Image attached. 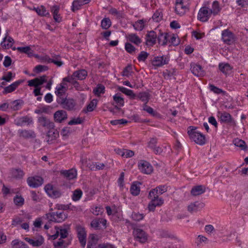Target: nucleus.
Wrapping results in <instances>:
<instances>
[{"instance_id": "obj_36", "label": "nucleus", "mask_w": 248, "mask_h": 248, "mask_svg": "<svg viewBox=\"0 0 248 248\" xmlns=\"http://www.w3.org/2000/svg\"><path fill=\"white\" fill-rule=\"evenodd\" d=\"M26 123H31L32 120L27 116L17 118L15 120V124L18 126H22Z\"/></svg>"}, {"instance_id": "obj_30", "label": "nucleus", "mask_w": 248, "mask_h": 248, "mask_svg": "<svg viewBox=\"0 0 248 248\" xmlns=\"http://www.w3.org/2000/svg\"><path fill=\"white\" fill-rule=\"evenodd\" d=\"M205 191V187L202 185L194 186L191 190V193L193 196H198L203 193Z\"/></svg>"}, {"instance_id": "obj_23", "label": "nucleus", "mask_w": 248, "mask_h": 248, "mask_svg": "<svg viewBox=\"0 0 248 248\" xmlns=\"http://www.w3.org/2000/svg\"><path fill=\"white\" fill-rule=\"evenodd\" d=\"M61 104L64 108L68 110H72L75 109L76 102L73 99L68 98L63 100Z\"/></svg>"}, {"instance_id": "obj_4", "label": "nucleus", "mask_w": 248, "mask_h": 248, "mask_svg": "<svg viewBox=\"0 0 248 248\" xmlns=\"http://www.w3.org/2000/svg\"><path fill=\"white\" fill-rule=\"evenodd\" d=\"M46 217L49 222L61 223L67 218V215L63 211H58L46 214Z\"/></svg>"}, {"instance_id": "obj_37", "label": "nucleus", "mask_w": 248, "mask_h": 248, "mask_svg": "<svg viewBox=\"0 0 248 248\" xmlns=\"http://www.w3.org/2000/svg\"><path fill=\"white\" fill-rule=\"evenodd\" d=\"M127 39L136 45H139L141 42V39L135 33H130L127 36Z\"/></svg>"}, {"instance_id": "obj_6", "label": "nucleus", "mask_w": 248, "mask_h": 248, "mask_svg": "<svg viewBox=\"0 0 248 248\" xmlns=\"http://www.w3.org/2000/svg\"><path fill=\"white\" fill-rule=\"evenodd\" d=\"M221 40L228 45H230L234 43L236 37L234 33L228 29H225L222 31Z\"/></svg>"}, {"instance_id": "obj_12", "label": "nucleus", "mask_w": 248, "mask_h": 248, "mask_svg": "<svg viewBox=\"0 0 248 248\" xmlns=\"http://www.w3.org/2000/svg\"><path fill=\"white\" fill-rule=\"evenodd\" d=\"M167 191V187L165 185H161L151 190L148 196L149 198H158L159 195L162 194Z\"/></svg>"}, {"instance_id": "obj_52", "label": "nucleus", "mask_w": 248, "mask_h": 248, "mask_svg": "<svg viewBox=\"0 0 248 248\" xmlns=\"http://www.w3.org/2000/svg\"><path fill=\"white\" fill-rule=\"evenodd\" d=\"M111 25V22L109 18H104L101 21V26L102 29L107 30L108 29Z\"/></svg>"}, {"instance_id": "obj_3", "label": "nucleus", "mask_w": 248, "mask_h": 248, "mask_svg": "<svg viewBox=\"0 0 248 248\" xmlns=\"http://www.w3.org/2000/svg\"><path fill=\"white\" fill-rule=\"evenodd\" d=\"M47 234L49 238L52 240H55L60 235L61 238H65L67 236L68 232L66 229L59 228L55 226L54 229L48 230Z\"/></svg>"}, {"instance_id": "obj_59", "label": "nucleus", "mask_w": 248, "mask_h": 248, "mask_svg": "<svg viewBox=\"0 0 248 248\" xmlns=\"http://www.w3.org/2000/svg\"><path fill=\"white\" fill-rule=\"evenodd\" d=\"M149 54L145 51H141L138 56V59L140 62H144L147 58Z\"/></svg>"}, {"instance_id": "obj_2", "label": "nucleus", "mask_w": 248, "mask_h": 248, "mask_svg": "<svg viewBox=\"0 0 248 248\" xmlns=\"http://www.w3.org/2000/svg\"><path fill=\"white\" fill-rule=\"evenodd\" d=\"M190 0H176L175 1V13L183 16L188 12L189 9Z\"/></svg>"}, {"instance_id": "obj_38", "label": "nucleus", "mask_w": 248, "mask_h": 248, "mask_svg": "<svg viewBox=\"0 0 248 248\" xmlns=\"http://www.w3.org/2000/svg\"><path fill=\"white\" fill-rule=\"evenodd\" d=\"M66 91V87L65 84L61 83L56 87L55 93L57 96H61L64 94Z\"/></svg>"}, {"instance_id": "obj_17", "label": "nucleus", "mask_w": 248, "mask_h": 248, "mask_svg": "<svg viewBox=\"0 0 248 248\" xmlns=\"http://www.w3.org/2000/svg\"><path fill=\"white\" fill-rule=\"evenodd\" d=\"M204 206L203 202H195L190 203L187 206V210L190 213L197 212L201 210Z\"/></svg>"}, {"instance_id": "obj_60", "label": "nucleus", "mask_w": 248, "mask_h": 248, "mask_svg": "<svg viewBox=\"0 0 248 248\" xmlns=\"http://www.w3.org/2000/svg\"><path fill=\"white\" fill-rule=\"evenodd\" d=\"M83 122V120L80 117H77L73 118L68 122V124L73 125L81 124Z\"/></svg>"}, {"instance_id": "obj_35", "label": "nucleus", "mask_w": 248, "mask_h": 248, "mask_svg": "<svg viewBox=\"0 0 248 248\" xmlns=\"http://www.w3.org/2000/svg\"><path fill=\"white\" fill-rule=\"evenodd\" d=\"M169 34L162 33L158 36V41L159 44L165 46L169 43Z\"/></svg>"}, {"instance_id": "obj_55", "label": "nucleus", "mask_w": 248, "mask_h": 248, "mask_svg": "<svg viewBox=\"0 0 248 248\" xmlns=\"http://www.w3.org/2000/svg\"><path fill=\"white\" fill-rule=\"evenodd\" d=\"M14 201L15 203L19 206H22L24 202V199L20 196L16 195L14 199Z\"/></svg>"}, {"instance_id": "obj_54", "label": "nucleus", "mask_w": 248, "mask_h": 248, "mask_svg": "<svg viewBox=\"0 0 248 248\" xmlns=\"http://www.w3.org/2000/svg\"><path fill=\"white\" fill-rule=\"evenodd\" d=\"M97 103L96 99H93L87 107V111H92L96 107Z\"/></svg>"}, {"instance_id": "obj_43", "label": "nucleus", "mask_w": 248, "mask_h": 248, "mask_svg": "<svg viewBox=\"0 0 248 248\" xmlns=\"http://www.w3.org/2000/svg\"><path fill=\"white\" fill-rule=\"evenodd\" d=\"M221 10V8L218 1H214L212 4V8L209 10L211 14L215 16L217 15Z\"/></svg>"}, {"instance_id": "obj_1", "label": "nucleus", "mask_w": 248, "mask_h": 248, "mask_svg": "<svg viewBox=\"0 0 248 248\" xmlns=\"http://www.w3.org/2000/svg\"><path fill=\"white\" fill-rule=\"evenodd\" d=\"M187 133L191 140L198 144L202 145L205 143V137L204 135L197 130V127L189 126L187 129Z\"/></svg>"}, {"instance_id": "obj_19", "label": "nucleus", "mask_w": 248, "mask_h": 248, "mask_svg": "<svg viewBox=\"0 0 248 248\" xmlns=\"http://www.w3.org/2000/svg\"><path fill=\"white\" fill-rule=\"evenodd\" d=\"M190 66L191 72L195 76L203 77L204 75V71L200 65L193 63Z\"/></svg>"}, {"instance_id": "obj_53", "label": "nucleus", "mask_w": 248, "mask_h": 248, "mask_svg": "<svg viewBox=\"0 0 248 248\" xmlns=\"http://www.w3.org/2000/svg\"><path fill=\"white\" fill-rule=\"evenodd\" d=\"M157 142V140L156 138H150L149 141L147 143V147L153 150L156 146Z\"/></svg>"}, {"instance_id": "obj_61", "label": "nucleus", "mask_w": 248, "mask_h": 248, "mask_svg": "<svg viewBox=\"0 0 248 248\" xmlns=\"http://www.w3.org/2000/svg\"><path fill=\"white\" fill-rule=\"evenodd\" d=\"M132 73V67L128 66L126 67L123 71L122 75L124 77H129Z\"/></svg>"}, {"instance_id": "obj_51", "label": "nucleus", "mask_w": 248, "mask_h": 248, "mask_svg": "<svg viewBox=\"0 0 248 248\" xmlns=\"http://www.w3.org/2000/svg\"><path fill=\"white\" fill-rule=\"evenodd\" d=\"M93 93L97 96H100L101 93H105V87L101 84H98L93 91Z\"/></svg>"}, {"instance_id": "obj_28", "label": "nucleus", "mask_w": 248, "mask_h": 248, "mask_svg": "<svg viewBox=\"0 0 248 248\" xmlns=\"http://www.w3.org/2000/svg\"><path fill=\"white\" fill-rule=\"evenodd\" d=\"M87 76V72L85 70H80L75 71L73 74V78L74 81L76 80H82L85 78Z\"/></svg>"}, {"instance_id": "obj_31", "label": "nucleus", "mask_w": 248, "mask_h": 248, "mask_svg": "<svg viewBox=\"0 0 248 248\" xmlns=\"http://www.w3.org/2000/svg\"><path fill=\"white\" fill-rule=\"evenodd\" d=\"M91 0H76L73 2L72 10L75 11L80 9V7L85 4L88 3Z\"/></svg>"}, {"instance_id": "obj_14", "label": "nucleus", "mask_w": 248, "mask_h": 248, "mask_svg": "<svg viewBox=\"0 0 248 248\" xmlns=\"http://www.w3.org/2000/svg\"><path fill=\"white\" fill-rule=\"evenodd\" d=\"M169 60V58L167 56H157L153 59L152 63L155 67H161L168 64Z\"/></svg>"}, {"instance_id": "obj_48", "label": "nucleus", "mask_w": 248, "mask_h": 248, "mask_svg": "<svg viewBox=\"0 0 248 248\" xmlns=\"http://www.w3.org/2000/svg\"><path fill=\"white\" fill-rule=\"evenodd\" d=\"M11 174L13 177L16 178H21L24 175V173L21 170L14 169L11 171Z\"/></svg>"}, {"instance_id": "obj_11", "label": "nucleus", "mask_w": 248, "mask_h": 248, "mask_svg": "<svg viewBox=\"0 0 248 248\" xmlns=\"http://www.w3.org/2000/svg\"><path fill=\"white\" fill-rule=\"evenodd\" d=\"M138 167L140 170L145 174H150L153 170L152 166L145 160H140L138 163Z\"/></svg>"}, {"instance_id": "obj_64", "label": "nucleus", "mask_w": 248, "mask_h": 248, "mask_svg": "<svg viewBox=\"0 0 248 248\" xmlns=\"http://www.w3.org/2000/svg\"><path fill=\"white\" fill-rule=\"evenodd\" d=\"M143 214L139 213H133L132 214V218L135 221H140L143 218Z\"/></svg>"}, {"instance_id": "obj_15", "label": "nucleus", "mask_w": 248, "mask_h": 248, "mask_svg": "<svg viewBox=\"0 0 248 248\" xmlns=\"http://www.w3.org/2000/svg\"><path fill=\"white\" fill-rule=\"evenodd\" d=\"M133 235L135 238L141 243H144L147 239L146 233L140 229H135L133 231Z\"/></svg>"}, {"instance_id": "obj_49", "label": "nucleus", "mask_w": 248, "mask_h": 248, "mask_svg": "<svg viewBox=\"0 0 248 248\" xmlns=\"http://www.w3.org/2000/svg\"><path fill=\"white\" fill-rule=\"evenodd\" d=\"M82 195V191L79 189L73 191L72 199L74 201H79Z\"/></svg>"}, {"instance_id": "obj_27", "label": "nucleus", "mask_w": 248, "mask_h": 248, "mask_svg": "<svg viewBox=\"0 0 248 248\" xmlns=\"http://www.w3.org/2000/svg\"><path fill=\"white\" fill-rule=\"evenodd\" d=\"M61 173L69 180L73 179L76 178L77 175L76 170L73 169L68 170H61Z\"/></svg>"}, {"instance_id": "obj_32", "label": "nucleus", "mask_w": 248, "mask_h": 248, "mask_svg": "<svg viewBox=\"0 0 248 248\" xmlns=\"http://www.w3.org/2000/svg\"><path fill=\"white\" fill-rule=\"evenodd\" d=\"M21 82L22 81L20 80L16 81L9 86L6 87L4 89L3 93H8L14 91Z\"/></svg>"}, {"instance_id": "obj_41", "label": "nucleus", "mask_w": 248, "mask_h": 248, "mask_svg": "<svg viewBox=\"0 0 248 248\" xmlns=\"http://www.w3.org/2000/svg\"><path fill=\"white\" fill-rule=\"evenodd\" d=\"M33 47L34 46H26L25 47H18L16 48V49L20 52L27 54L29 56H32L33 55V51L32 49Z\"/></svg>"}, {"instance_id": "obj_16", "label": "nucleus", "mask_w": 248, "mask_h": 248, "mask_svg": "<svg viewBox=\"0 0 248 248\" xmlns=\"http://www.w3.org/2000/svg\"><path fill=\"white\" fill-rule=\"evenodd\" d=\"M45 190L49 196L53 198H57L61 196V193L56 190L51 184H47L45 187Z\"/></svg>"}, {"instance_id": "obj_44", "label": "nucleus", "mask_w": 248, "mask_h": 248, "mask_svg": "<svg viewBox=\"0 0 248 248\" xmlns=\"http://www.w3.org/2000/svg\"><path fill=\"white\" fill-rule=\"evenodd\" d=\"M12 248H29L24 242L14 240L11 243Z\"/></svg>"}, {"instance_id": "obj_34", "label": "nucleus", "mask_w": 248, "mask_h": 248, "mask_svg": "<svg viewBox=\"0 0 248 248\" xmlns=\"http://www.w3.org/2000/svg\"><path fill=\"white\" fill-rule=\"evenodd\" d=\"M54 117L56 121L61 122L67 118V114L64 110H59L54 113Z\"/></svg>"}, {"instance_id": "obj_42", "label": "nucleus", "mask_w": 248, "mask_h": 248, "mask_svg": "<svg viewBox=\"0 0 248 248\" xmlns=\"http://www.w3.org/2000/svg\"><path fill=\"white\" fill-rule=\"evenodd\" d=\"M118 89L120 92L128 96L131 99H135L136 97V94L131 90L124 87H119Z\"/></svg>"}, {"instance_id": "obj_24", "label": "nucleus", "mask_w": 248, "mask_h": 248, "mask_svg": "<svg viewBox=\"0 0 248 248\" xmlns=\"http://www.w3.org/2000/svg\"><path fill=\"white\" fill-rule=\"evenodd\" d=\"M218 68L225 75H229L232 72V67L228 63H220L218 65Z\"/></svg>"}, {"instance_id": "obj_47", "label": "nucleus", "mask_w": 248, "mask_h": 248, "mask_svg": "<svg viewBox=\"0 0 248 248\" xmlns=\"http://www.w3.org/2000/svg\"><path fill=\"white\" fill-rule=\"evenodd\" d=\"M137 97L139 99H140L141 101L143 102L144 104H147L150 99L149 94L146 92L140 93Z\"/></svg>"}, {"instance_id": "obj_26", "label": "nucleus", "mask_w": 248, "mask_h": 248, "mask_svg": "<svg viewBox=\"0 0 248 248\" xmlns=\"http://www.w3.org/2000/svg\"><path fill=\"white\" fill-rule=\"evenodd\" d=\"M77 232L79 240L83 247L86 245V232L85 230L82 227H78Z\"/></svg>"}, {"instance_id": "obj_45", "label": "nucleus", "mask_w": 248, "mask_h": 248, "mask_svg": "<svg viewBox=\"0 0 248 248\" xmlns=\"http://www.w3.org/2000/svg\"><path fill=\"white\" fill-rule=\"evenodd\" d=\"M22 101L20 100H15L10 104V108L13 110H18L21 108Z\"/></svg>"}, {"instance_id": "obj_8", "label": "nucleus", "mask_w": 248, "mask_h": 248, "mask_svg": "<svg viewBox=\"0 0 248 248\" xmlns=\"http://www.w3.org/2000/svg\"><path fill=\"white\" fill-rule=\"evenodd\" d=\"M24 240L34 247H40L44 243V238L41 235H37L31 238L25 237Z\"/></svg>"}, {"instance_id": "obj_58", "label": "nucleus", "mask_w": 248, "mask_h": 248, "mask_svg": "<svg viewBox=\"0 0 248 248\" xmlns=\"http://www.w3.org/2000/svg\"><path fill=\"white\" fill-rule=\"evenodd\" d=\"M234 144L235 146L241 148L243 150H245L247 147L245 142L241 140H235Z\"/></svg>"}, {"instance_id": "obj_7", "label": "nucleus", "mask_w": 248, "mask_h": 248, "mask_svg": "<svg viewBox=\"0 0 248 248\" xmlns=\"http://www.w3.org/2000/svg\"><path fill=\"white\" fill-rule=\"evenodd\" d=\"M217 116L221 123L227 124L233 126H235V120L229 113L225 111L218 112Z\"/></svg>"}, {"instance_id": "obj_33", "label": "nucleus", "mask_w": 248, "mask_h": 248, "mask_svg": "<svg viewBox=\"0 0 248 248\" xmlns=\"http://www.w3.org/2000/svg\"><path fill=\"white\" fill-rule=\"evenodd\" d=\"M113 99L114 103L116 104V106L117 107H122L124 106V98L122 97L121 93H118L115 94L113 96Z\"/></svg>"}, {"instance_id": "obj_18", "label": "nucleus", "mask_w": 248, "mask_h": 248, "mask_svg": "<svg viewBox=\"0 0 248 248\" xmlns=\"http://www.w3.org/2000/svg\"><path fill=\"white\" fill-rule=\"evenodd\" d=\"M107 220L103 218L95 219L92 220L91 223V227L94 229H101L102 227L105 228L106 227Z\"/></svg>"}, {"instance_id": "obj_50", "label": "nucleus", "mask_w": 248, "mask_h": 248, "mask_svg": "<svg viewBox=\"0 0 248 248\" xmlns=\"http://www.w3.org/2000/svg\"><path fill=\"white\" fill-rule=\"evenodd\" d=\"M33 10L38 14V15L41 16H45L48 15V13L46 11V8L43 6H41L39 7L34 8Z\"/></svg>"}, {"instance_id": "obj_25", "label": "nucleus", "mask_w": 248, "mask_h": 248, "mask_svg": "<svg viewBox=\"0 0 248 248\" xmlns=\"http://www.w3.org/2000/svg\"><path fill=\"white\" fill-rule=\"evenodd\" d=\"M157 34L154 31H149L146 35L147 44L149 46H153L156 43Z\"/></svg>"}, {"instance_id": "obj_10", "label": "nucleus", "mask_w": 248, "mask_h": 248, "mask_svg": "<svg viewBox=\"0 0 248 248\" xmlns=\"http://www.w3.org/2000/svg\"><path fill=\"white\" fill-rule=\"evenodd\" d=\"M39 125L45 130H48L55 127L54 124L49 119L44 116L39 117L38 119Z\"/></svg>"}, {"instance_id": "obj_9", "label": "nucleus", "mask_w": 248, "mask_h": 248, "mask_svg": "<svg viewBox=\"0 0 248 248\" xmlns=\"http://www.w3.org/2000/svg\"><path fill=\"white\" fill-rule=\"evenodd\" d=\"M28 185L31 187L36 188L41 186L43 183V178L39 176H31L27 180Z\"/></svg>"}, {"instance_id": "obj_39", "label": "nucleus", "mask_w": 248, "mask_h": 248, "mask_svg": "<svg viewBox=\"0 0 248 248\" xmlns=\"http://www.w3.org/2000/svg\"><path fill=\"white\" fill-rule=\"evenodd\" d=\"M140 184L139 182H134L130 187V192L134 196H137L139 194L140 192Z\"/></svg>"}, {"instance_id": "obj_62", "label": "nucleus", "mask_w": 248, "mask_h": 248, "mask_svg": "<svg viewBox=\"0 0 248 248\" xmlns=\"http://www.w3.org/2000/svg\"><path fill=\"white\" fill-rule=\"evenodd\" d=\"M127 123V121L125 119H124L112 120L110 121V124L114 125L125 124Z\"/></svg>"}, {"instance_id": "obj_20", "label": "nucleus", "mask_w": 248, "mask_h": 248, "mask_svg": "<svg viewBox=\"0 0 248 248\" xmlns=\"http://www.w3.org/2000/svg\"><path fill=\"white\" fill-rule=\"evenodd\" d=\"M151 201L148 204V209L153 211L156 206H160L163 203V200L161 198H150Z\"/></svg>"}, {"instance_id": "obj_29", "label": "nucleus", "mask_w": 248, "mask_h": 248, "mask_svg": "<svg viewBox=\"0 0 248 248\" xmlns=\"http://www.w3.org/2000/svg\"><path fill=\"white\" fill-rule=\"evenodd\" d=\"M14 39L12 37L6 35L1 42V46L3 48L8 49L12 47Z\"/></svg>"}, {"instance_id": "obj_56", "label": "nucleus", "mask_w": 248, "mask_h": 248, "mask_svg": "<svg viewBox=\"0 0 248 248\" xmlns=\"http://www.w3.org/2000/svg\"><path fill=\"white\" fill-rule=\"evenodd\" d=\"M51 61V62L54 63L55 65L59 67L61 66L63 64V62L61 61L59 56L53 57V58H52V61Z\"/></svg>"}, {"instance_id": "obj_40", "label": "nucleus", "mask_w": 248, "mask_h": 248, "mask_svg": "<svg viewBox=\"0 0 248 248\" xmlns=\"http://www.w3.org/2000/svg\"><path fill=\"white\" fill-rule=\"evenodd\" d=\"M18 134L20 137L24 138L33 137L35 136L34 132L31 130H19L18 131Z\"/></svg>"}, {"instance_id": "obj_21", "label": "nucleus", "mask_w": 248, "mask_h": 248, "mask_svg": "<svg viewBox=\"0 0 248 248\" xmlns=\"http://www.w3.org/2000/svg\"><path fill=\"white\" fill-rule=\"evenodd\" d=\"M59 136V132L55 127L47 130L46 134V140L48 143L56 140Z\"/></svg>"}, {"instance_id": "obj_57", "label": "nucleus", "mask_w": 248, "mask_h": 248, "mask_svg": "<svg viewBox=\"0 0 248 248\" xmlns=\"http://www.w3.org/2000/svg\"><path fill=\"white\" fill-rule=\"evenodd\" d=\"M142 109L143 110L146 111L149 114L151 115L155 116V113L153 108L151 107L148 106L146 104H144L142 106Z\"/></svg>"}, {"instance_id": "obj_5", "label": "nucleus", "mask_w": 248, "mask_h": 248, "mask_svg": "<svg viewBox=\"0 0 248 248\" xmlns=\"http://www.w3.org/2000/svg\"><path fill=\"white\" fill-rule=\"evenodd\" d=\"M46 81L45 77H41L39 78H35L30 80L28 81V83L29 86H34L35 87V89L33 91V93L35 96H38L42 95L41 93V88L39 86L46 82Z\"/></svg>"}, {"instance_id": "obj_63", "label": "nucleus", "mask_w": 248, "mask_h": 248, "mask_svg": "<svg viewBox=\"0 0 248 248\" xmlns=\"http://www.w3.org/2000/svg\"><path fill=\"white\" fill-rule=\"evenodd\" d=\"M15 74H13L11 72H8L5 76L2 78V80H4L7 82H10L12 78L15 77Z\"/></svg>"}, {"instance_id": "obj_13", "label": "nucleus", "mask_w": 248, "mask_h": 248, "mask_svg": "<svg viewBox=\"0 0 248 248\" xmlns=\"http://www.w3.org/2000/svg\"><path fill=\"white\" fill-rule=\"evenodd\" d=\"M211 13L208 8L206 7H202L198 14V19L202 22L207 21L211 16Z\"/></svg>"}, {"instance_id": "obj_22", "label": "nucleus", "mask_w": 248, "mask_h": 248, "mask_svg": "<svg viewBox=\"0 0 248 248\" xmlns=\"http://www.w3.org/2000/svg\"><path fill=\"white\" fill-rule=\"evenodd\" d=\"M148 20L146 19H140L132 24L134 29L137 31H141L147 25Z\"/></svg>"}, {"instance_id": "obj_46", "label": "nucleus", "mask_w": 248, "mask_h": 248, "mask_svg": "<svg viewBox=\"0 0 248 248\" xmlns=\"http://www.w3.org/2000/svg\"><path fill=\"white\" fill-rule=\"evenodd\" d=\"M180 43L179 39L177 35L170 34H169V43L173 46H177Z\"/></svg>"}]
</instances>
